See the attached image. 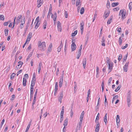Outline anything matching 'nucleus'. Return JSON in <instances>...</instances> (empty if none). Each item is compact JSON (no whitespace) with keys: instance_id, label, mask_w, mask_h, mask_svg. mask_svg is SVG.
Masks as SVG:
<instances>
[{"instance_id":"64","label":"nucleus","mask_w":132,"mask_h":132,"mask_svg":"<svg viewBox=\"0 0 132 132\" xmlns=\"http://www.w3.org/2000/svg\"><path fill=\"white\" fill-rule=\"evenodd\" d=\"M22 71V70H21L18 72L17 76H18L19 74Z\"/></svg>"},{"instance_id":"56","label":"nucleus","mask_w":132,"mask_h":132,"mask_svg":"<svg viewBox=\"0 0 132 132\" xmlns=\"http://www.w3.org/2000/svg\"><path fill=\"white\" fill-rule=\"evenodd\" d=\"M36 81V79L32 78V80L31 81V83H35V81Z\"/></svg>"},{"instance_id":"23","label":"nucleus","mask_w":132,"mask_h":132,"mask_svg":"<svg viewBox=\"0 0 132 132\" xmlns=\"http://www.w3.org/2000/svg\"><path fill=\"white\" fill-rule=\"evenodd\" d=\"M105 40L104 38L103 37L102 39V40L101 41V45L103 46H105Z\"/></svg>"},{"instance_id":"34","label":"nucleus","mask_w":132,"mask_h":132,"mask_svg":"<svg viewBox=\"0 0 132 132\" xmlns=\"http://www.w3.org/2000/svg\"><path fill=\"white\" fill-rule=\"evenodd\" d=\"M84 7H82L80 11V13L81 14H82L84 12Z\"/></svg>"},{"instance_id":"22","label":"nucleus","mask_w":132,"mask_h":132,"mask_svg":"<svg viewBox=\"0 0 132 132\" xmlns=\"http://www.w3.org/2000/svg\"><path fill=\"white\" fill-rule=\"evenodd\" d=\"M130 101V94H128L127 96V103H129Z\"/></svg>"},{"instance_id":"59","label":"nucleus","mask_w":132,"mask_h":132,"mask_svg":"<svg viewBox=\"0 0 132 132\" xmlns=\"http://www.w3.org/2000/svg\"><path fill=\"white\" fill-rule=\"evenodd\" d=\"M99 113H98L97 114V116L96 117V118L95 120H98L99 119Z\"/></svg>"},{"instance_id":"42","label":"nucleus","mask_w":132,"mask_h":132,"mask_svg":"<svg viewBox=\"0 0 132 132\" xmlns=\"http://www.w3.org/2000/svg\"><path fill=\"white\" fill-rule=\"evenodd\" d=\"M121 87V86L119 85L116 89L115 90V92H117L119 91V90L120 89V88Z\"/></svg>"},{"instance_id":"40","label":"nucleus","mask_w":132,"mask_h":132,"mask_svg":"<svg viewBox=\"0 0 132 132\" xmlns=\"http://www.w3.org/2000/svg\"><path fill=\"white\" fill-rule=\"evenodd\" d=\"M122 41L121 37H120L119 40V42L120 45H121V44L122 42Z\"/></svg>"},{"instance_id":"58","label":"nucleus","mask_w":132,"mask_h":132,"mask_svg":"<svg viewBox=\"0 0 132 132\" xmlns=\"http://www.w3.org/2000/svg\"><path fill=\"white\" fill-rule=\"evenodd\" d=\"M122 58V55L121 54H120L118 57V60L119 61H120L121 60Z\"/></svg>"},{"instance_id":"43","label":"nucleus","mask_w":132,"mask_h":132,"mask_svg":"<svg viewBox=\"0 0 132 132\" xmlns=\"http://www.w3.org/2000/svg\"><path fill=\"white\" fill-rule=\"evenodd\" d=\"M128 46V44H126L125 46H122L121 47V48L122 49H125V48H126Z\"/></svg>"},{"instance_id":"5","label":"nucleus","mask_w":132,"mask_h":132,"mask_svg":"<svg viewBox=\"0 0 132 132\" xmlns=\"http://www.w3.org/2000/svg\"><path fill=\"white\" fill-rule=\"evenodd\" d=\"M51 14H52L51 18L53 19L54 21L56 22L57 18V15L56 12H55L54 14L52 13H51Z\"/></svg>"},{"instance_id":"45","label":"nucleus","mask_w":132,"mask_h":132,"mask_svg":"<svg viewBox=\"0 0 132 132\" xmlns=\"http://www.w3.org/2000/svg\"><path fill=\"white\" fill-rule=\"evenodd\" d=\"M4 16L3 15H0V20H4Z\"/></svg>"},{"instance_id":"63","label":"nucleus","mask_w":132,"mask_h":132,"mask_svg":"<svg viewBox=\"0 0 132 132\" xmlns=\"http://www.w3.org/2000/svg\"><path fill=\"white\" fill-rule=\"evenodd\" d=\"M70 116L71 117H72L73 115V111H72V109H71V111L70 112Z\"/></svg>"},{"instance_id":"31","label":"nucleus","mask_w":132,"mask_h":132,"mask_svg":"<svg viewBox=\"0 0 132 132\" xmlns=\"http://www.w3.org/2000/svg\"><path fill=\"white\" fill-rule=\"evenodd\" d=\"M32 33L31 32H30L27 36V38H29V39H30L32 37Z\"/></svg>"},{"instance_id":"12","label":"nucleus","mask_w":132,"mask_h":132,"mask_svg":"<svg viewBox=\"0 0 132 132\" xmlns=\"http://www.w3.org/2000/svg\"><path fill=\"white\" fill-rule=\"evenodd\" d=\"M21 17L22 16L21 15H20L17 17L16 21L15 22V24H18L19 23H20V19L21 18Z\"/></svg>"},{"instance_id":"52","label":"nucleus","mask_w":132,"mask_h":132,"mask_svg":"<svg viewBox=\"0 0 132 132\" xmlns=\"http://www.w3.org/2000/svg\"><path fill=\"white\" fill-rule=\"evenodd\" d=\"M116 30L118 32H121V27L118 28Z\"/></svg>"},{"instance_id":"57","label":"nucleus","mask_w":132,"mask_h":132,"mask_svg":"<svg viewBox=\"0 0 132 132\" xmlns=\"http://www.w3.org/2000/svg\"><path fill=\"white\" fill-rule=\"evenodd\" d=\"M15 98V95H13L12 96V98L11 99V101L13 100Z\"/></svg>"},{"instance_id":"35","label":"nucleus","mask_w":132,"mask_h":132,"mask_svg":"<svg viewBox=\"0 0 132 132\" xmlns=\"http://www.w3.org/2000/svg\"><path fill=\"white\" fill-rule=\"evenodd\" d=\"M5 34L6 36H7L8 34L9 30L7 29H6L4 30Z\"/></svg>"},{"instance_id":"17","label":"nucleus","mask_w":132,"mask_h":132,"mask_svg":"<svg viewBox=\"0 0 132 132\" xmlns=\"http://www.w3.org/2000/svg\"><path fill=\"white\" fill-rule=\"evenodd\" d=\"M42 66V64L41 62H40L38 65V72L39 73L40 72V71L41 68Z\"/></svg>"},{"instance_id":"7","label":"nucleus","mask_w":132,"mask_h":132,"mask_svg":"<svg viewBox=\"0 0 132 132\" xmlns=\"http://www.w3.org/2000/svg\"><path fill=\"white\" fill-rule=\"evenodd\" d=\"M84 24V23L82 21L80 23L81 26L80 27V29L81 30V35L82 34L83 32Z\"/></svg>"},{"instance_id":"33","label":"nucleus","mask_w":132,"mask_h":132,"mask_svg":"<svg viewBox=\"0 0 132 132\" xmlns=\"http://www.w3.org/2000/svg\"><path fill=\"white\" fill-rule=\"evenodd\" d=\"M106 63L108 64L110 63L111 62H110L111 61L110 59L108 57H106Z\"/></svg>"},{"instance_id":"53","label":"nucleus","mask_w":132,"mask_h":132,"mask_svg":"<svg viewBox=\"0 0 132 132\" xmlns=\"http://www.w3.org/2000/svg\"><path fill=\"white\" fill-rule=\"evenodd\" d=\"M33 93H30V101H31L32 100V98L33 97Z\"/></svg>"},{"instance_id":"47","label":"nucleus","mask_w":132,"mask_h":132,"mask_svg":"<svg viewBox=\"0 0 132 132\" xmlns=\"http://www.w3.org/2000/svg\"><path fill=\"white\" fill-rule=\"evenodd\" d=\"M39 16L37 17V18L35 22H37V23H39Z\"/></svg>"},{"instance_id":"60","label":"nucleus","mask_w":132,"mask_h":132,"mask_svg":"<svg viewBox=\"0 0 132 132\" xmlns=\"http://www.w3.org/2000/svg\"><path fill=\"white\" fill-rule=\"evenodd\" d=\"M82 45H81L79 47V49L78 52H81V50L82 48Z\"/></svg>"},{"instance_id":"11","label":"nucleus","mask_w":132,"mask_h":132,"mask_svg":"<svg viewBox=\"0 0 132 132\" xmlns=\"http://www.w3.org/2000/svg\"><path fill=\"white\" fill-rule=\"evenodd\" d=\"M110 11L107 10L105 11L104 14V16L105 17V19L107 18L109 16L110 13Z\"/></svg>"},{"instance_id":"50","label":"nucleus","mask_w":132,"mask_h":132,"mask_svg":"<svg viewBox=\"0 0 132 132\" xmlns=\"http://www.w3.org/2000/svg\"><path fill=\"white\" fill-rule=\"evenodd\" d=\"M128 54V53H127V54L125 55V56L123 58V62H124V61H126V60Z\"/></svg>"},{"instance_id":"13","label":"nucleus","mask_w":132,"mask_h":132,"mask_svg":"<svg viewBox=\"0 0 132 132\" xmlns=\"http://www.w3.org/2000/svg\"><path fill=\"white\" fill-rule=\"evenodd\" d=\"M36 97L37 96H34V97L33 102H32V110H33L34 108V105L35 104V103L36 101Z\"/></svg>"},{"instance_id":"20","label":"nucleus","mask_w":132,"mask_h":132,"mask_svg":"<svg viewBox=\"0 0 132 132\" xmlns=\"http://www.w3.org/2000/svg\"><path fill=\"white\" fill-rule=\"evenodd\" d=\"M119 117V116L118 115H117V117L116 118L117 123V124H119V123L120 122V121Z\"/></svg>"},{"instance_id":"24","label":"nucleus","mask_w":132,"mask_h":132,"mask_svg":"<svg viewBox=\"0 0 132 132\" xmlns=\"http://www.w3.org/2000/svg\"><path fill=\"white\" fill-rule=\"evenodd\" d=\"M84 113H85L84 111H82L80 116V119L83 120V119L84 117Z\"/></svg>"},{"instance_id":"36","label":"nucleus","mask_w":132,"mask_h":132,"mask_svg":"<svg viewBox=\"0 0 132 132\" xmlns=\"http://www.w3.org/2000/svg\"><path fill=\"white\" fill-rule=\"evenodd\" d=\"M77 30H76L74 31V32L72 33L71 34V36H75L77 34Z\"/></svg>"},{"instance_id":"38","label":"nucleus","mask_w":132,"mask_h":132,"mask_svg":"<svg viewBox=\"0 0 132 132\" xmlns=\"http://www.w3.org/2000/svg\"><path fill=\"white\" fill-rule=\"evenodd\" d=\"M105 107L106 106V105H108V102L107 101V100L106 97V96L105 95Z\"/></svg>"},{"instance_id":"3","label":"nucleus","mask_w":132,"mask_h":132,"mask_svg":"<svg viewBox=\"0 0 132 132\" xmlns=\"http://www.w3.org/2000/svg\"><path fill=\"white\" fill-rule=\"evenodd\" d=\"M62 75L61 76L59 80V86L60 87H62L63 81V79L64 77V71H62Z\"/></svg>"},{"instance_id":"6","label":"nucleus","mask_w":132,"mask_h":132,"mask_svg":"<svg viewBox=\"0 0 132 132\" xmlns=\"http://www.w3.org/2000/svg\"><path fill=\"white\" fill-rule=\"evenodd\" d=\"M57 26L58 30L61 32L62 31V28L61 25V23L59 21L57 22Z\"/></svg>"},{"instance_id":"55","label":"nucleus","mask_w":132,"mask_h":132,"mask_svg":"<svg viewBox=\"0 0 132 132\" xmlns=\"http://www.w3.org/2000/svg\"><path fill=\"white\" fill-rule=\"evenodd\" d=\"M64 111H61L60 113V116L63 117V114Z\"/></svg>"},{"instance_id":"4","label":"nucleus","mask_w":132,"mask_h":132,"mask_svg":"<svg viewBox=\"0 0 132 132\" xmlns=\"http://www.w3.org/2000/svg\"><path fill=\"white\" fill-rule=\"evenodd\" d=\"M113 63L112 62H111L110 63L108 64L109 68L108 71L109 73L110 72L112 69V67L113 66Z\"/></svg>"},{"instance_id":"49","label":"nucleus","mask_w":132,"mask_h":132,"mask_svg":"<svg viewBox=\"0 0 132 132\" xmlns=\"http://www.w3.org/2000/svg\"><path fill=\"white\" fill-rule=\"evenodd\" d=\"M78 54L77 55V59H78L81 55V52H78Z\"/></svg>"},{"instance_id":"51","label":"nucleus","mask_w":132,"mask_h":132,"mask_svg":"<svg viewBox=\"0 0 132 132\" xmlns=\"http://www.w3.org/2000/svg\"><path fill=\"white\" fill-rule=\"evenodd\" d=\"M112 80V78L111 77L110 78L108 82V84L109 85H110L111 81Z\"/></svg>"},{"instance_id":"61","label":"nucleus","mask_w":132,"mask_h":132,"mask_svg":"<svg viewBox=\"0 0 132 132\" xmlns=\"http://www.w3.org/2000/svg\"><path fill=\"white\" fill-rule=\"evenodd\" d=\"M60 123H61L62 122V121L63 120V117L60 116Z\"/></svg>"},{"instance_id":"27","label":"nucleus","mask_w":132,"mask_h":132,"mask_svg":"<svg viewBox=\"0 0 132 132\" xmlns=\"http://www.w3.org/2000/svg\"><path fill=\"white\" fill-rule=\"evenodd\" d=\"M18 67H19L20 66V68L21 67L23 64V63L22 62H21V61H20L18 62ZM17 68H19V67H18Z\"/></svg>"},{"instance_id":"62","label":"nucleus","mask_w":132,"mask_h":132,"mask_svg":"<svg viewBox=\"0 0 132 132\" xmlns=\"http://www.w3.org/2000/svg\"><path fill=\"white\" fill-rule=\"evenodd\" d=\"M57 87H58V85H55V89H54V90H55V92L56 91H57V89H58Z\"/></svg>"},{"instance_id":"32","label":"nucleus","mask_w":132,"mask_h":132,"mask_svg":"<svg viewBox=\"0 0 132 132\" xmlns=\"http://www.w3.org/2000/svg\"><path fill=\"white\" fill-rule=\"evenodd\" d=\"M118 95H116V96H115L112 99V103H113L114 102L115 100L116 99L118 98Z\"/></svg>"},{"instance_id":"37","label":"nucleus","mask_w":132,"mask_h":132,"mask_svg":"<svg viewBox=\"0 0 132 132\" xmlns=\"http://www.w3.org/2000/svg\"><path fill=\"white\" fill-rule=\"evenodd\" d=\"M129 10H131L132 9V2H130L129 4Z\"/></svg>"},{"instance_id":"48","label":"nucleus","mask_w":132,"mask_h":132,"mask_svg":"<svg viewBox=\"0 0 132 132\" xmlns=\"http://www.w3.org/2000/svg\"><path fill=\"white\" fill-rule=\"evenodd\" d=\"M80 0H77L76 3V6H78L80 3Z\"/></svg>"},{"instance_id":"18","label":"nucleus","mask_w":132,"mask_h":132,"mask_svg":"<svg viewBox=\"0 0 132 132\" xmlns=\"http://www.w3.org/2000/svg\"><path fill=\"white\" fill-rule=\"evenodd\" d=\"M47 22L46 20H45L44 21V22L43 23V28L44 29H46V26H47Z\"/></svg>"},{"instance_id":"14","label":"nucleus","mask_w":132,"mask_h":132,"mask_svg":"<svg viewBox=\"0 0 132 132\" xmlns=\"http://www.w3.org/2000/svg\"><path fill=\"white\" fill-rule=\"evenodd\" d=\"M129 62L126 63L123 67V70L124 71L127 72V67Z\"/></svg>"},{"instance_id":"8","label":"nucleus","mask_w":132,"mask_h":132,"mask_svg":"<svg viewBox=\"0 0 132 132\" xmlns=\"http://www.w3.org/2000/svg\"><path fill=\"white\" fill-rule=\"evenodd\" d=\"M76 45L74 42H72L71 45V51H73L76 50Z\"/></svg>"},{"instance_id":"28","label":"nucleus","mask_w":132,"mask_h":132,"mask_svg":"<svg viewBox=\"0 0 132 132\" xmlns=\"http://www.w3.org/2000/svg\"><path fill=\"white\" fill-rule=\"evenodd\" d=\"M82 120L80 119V121L79 123V129H80V128L81 127V125H82Z\"/></svg>"},{"instance_id":"44","label":"nucleus","mask_w":132,"mask_h":132,"mask_svg":"<svg viewBox=\"0 0 132 132\" xmlns=\"http://www.w3.org/2000/svg\"><path fill=\"white\" fill-rule=\"evenodd\" d=\"M16 74L14 73H13L11 75V77L10 79L12 80L14 78V77L15 76Z\"/></svg>"},{"instance_id":"41","label":"nucleus","mask_w":132,"mask_h":132,"mask_svg":"<svg viewBox=\"0 0 132 132\" xmlns=\"http://www.w3.org/2000/svg\"><path fill=\"white\" fill-rule=\"evenodd\" d=\"M99 126H96V128L95 130V132H98L99 129Z\"/></svg>"},{"instance_id":"46","label":"nucleus","mask_w":132,"mask_h":132,"mask_svg":"<svg viewBox=\"0 0 132 132\" xmlns=\"http://www.w3.org/2000/svg\"><path fill=\"white\" fill-rule=\"evenodd\" d=\"M39 24H40L39 23H37L36 24L35 26V29H37L38 28V26H39Z\"/></svg>"},{"instance_id":"54","label":"nucleus","mask_w":132,"mask_h":132,"mask_svg":"<svg viewBox=\"0 0 132 132\" xmlns=\"http://www.w3.org/2000/svg\"><path fill=\"white\" fill-rule=\"evenodd\" d=\"M119 10V7H117L114 8L113 10L114 11H117Z\"/></svg>"},{"instance_id":"21","label":"nucleus","mask_w":132,"mask_h":132,"mask_svg":"<svg viewBox=\"0 0 132 132\" xmlns=\"http://www.w3.org/2000/svg\"><path fill=\"white\" fill-rule=\"evenodd\" d=\"M27 82V80L26 79L23 78V85L24 86H25L26 85V83Z\"/></svg>"},{"instance_id":"26","label":"nucleus","mask_w":132,"mask_h":132,"mask_svg":"<svg viewBox=\"0 0 132 132\" xmlns=\"http://www.w3.org/2000/svg\"><path fill=\"white\" fill-rule=\"evenodd\" d=\"M119 4L118 2L113 3H112V6L113 7H115L118 5Z\"/></svg>"},{"instance_id":"1","label":"nucleus","mask_w":132,"mask_h":132,"mask_svg":"<svg viewBox=\"0 0 132 132\" xmlns=\"http://www.w3.org/2000/svg\"><path fill=\"white\" fill-rule=\"evenodd\" d=\"M38 47L39 49L41 51H44L46 49V43L45 42H38Z\"/></svg>"},{"instance_id":"29","label":"nucleus","mask_w":132,"mask_h":132,"mask_svg":"<svg viewBox=\"0 0 132 132\" xmlns=\"http://www.w3.org/2000/svg\"><path fill=\"white\" fill-rule=\"evenodd\" d=\"M112 17L113 16H111L110 18L108 20L107 22V24H110L111 23Z\"/></svg>"},{"instance_id":"16","label":"nucleus","mask_w":132,"mask_h":132,"mask_svg":"<svg viewBox=\"0 0 132 132\" xmlns=\"http://www.w3.org/2000/svg\"><path fill=\"white\" fill-rule=\"evenodd\" d=\"M52 43H51L48 47V51L47 52L48 53L50 52L52 50Z\"/></svg>"},{"instance_id":"30","label":"nucleus","mask_w":132,"mask_h":132,"mask_svg":"<svg viewBox=\"0 0 132 132\" xmlns=\"http://www.w3.org/2000/svg\"><path fill=\"white\" fill-rule=\"evenodd\" d=\"M63 45H61L57 48V51L58 52H60L61 50V49L63 46Z\"/></svg>"},{"instance_id":"15","label":"nucleus","mask_w":132,"mask_h":132,"mask_svg":"<svg viewBox=\"0 0 132 132\" xmlns=\"http://www.w3.org/2000/svg\"><path fill=\"white\" fill-rule=\"evenodd\" d=\"M82 63L83 65V67L84 69H85L86 66V58H84L83 60Z\"/></svg>"},{"instance_id":"2","label":"nucleus","mask_w":132,"mask_h":132,"mask_svg":"<svg viewBox=\"0 0 132 132\" xmlns=\"http://www.w3.org/2000/svg\"><path fill=\"white\" fill-rule=\"evenodd\" d=\"M126 14V12L125 10H121L119 13V15H122V19H125L126 18L125 16ZM123 19H122V20Z\"/></svg>"},{"instance_id":"10","label":"nucleus","mask_w":132,"mask_h":132,"mask_svg":"<svg viewBox=\"0 0 132 132\" xmlns=\"http://www.w3.org/2000/svg\"><path fill=\"white\" fill-rule=\"evenodd\" d=\"M63 92H61L60 93V95L59 97V101L61 103V100L63 98Z\"/></svg>"},{"instance_id":"25","label":"nucleus","mask_w":132,"mask_h":132,"mask_svg":"<svg viewBox=\"0 0 132 132\" xmlns=\"http://www.w3.org/2000/svg\"><path fill=\"white\" fill-rule=\"evenodd\" d=\"M107 113H106L104 118V121L105 122V124L106 125V122H107Z\"/></svg>"},{"instance_id":"9","label":"nucleus","mask_w":132,"mask_h":132,"mask_svg":"<svg viewBox=\"0 0 132 132\" xmlns=\"http://www.w3.org/2000/svg\"><path fill=\"white\" fill-rule=\"evenodd\" d=\"M37 7H40L43 3V0H37Z\"/></svg>"},{"instance_id":"39","label":"nucleus","mask_w":132,"mask_h":132,"mask_svg":"<svg viewBox=\"0 0 132 132\" xmlns=\"http://www.w3.org/2000/svg\"><path fill=\"white\" fill-rule=\"evenodd\" d=\"M110 3L108 1L107 2V4L106 5V7L108 9H109L110 7Z\"/></svg>"},{"instance_id":"19","label":"nucleus","mask_w":132,"mask_h":132,"mask_svg":"<svg viewBox=\"0 0 132 132\" xmlns=\"http://www.w3.org/2000/svg\"><path fill=\"white\" fill-rule=\"evenodd\" d=\"M68 120V118H67L64 120V123L63 124L64 126H65V127L67 125Z\"/></svg>"}]
</instances>
